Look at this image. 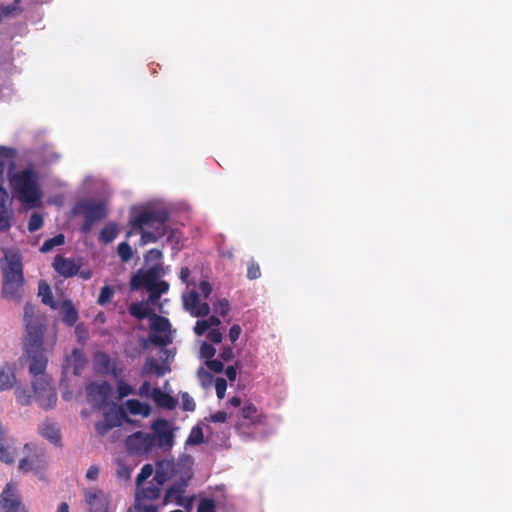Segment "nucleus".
I'll return each mask as SVG.
<instances>
[{
	"instance_id": "nucleus-36",
	"label": "nucleus",
	"mask_w": 512,
	"mask_h": 512,
	"mask_svg": "<svg viewBox=\"0 0 512 512\" xmlns=\"http://www.w3.org/2000/svg\"><path fill=\"white\" fill-rule=\"evenodd\" d=\"M117 252L123 262H128L132 258V248L127 242H121L118 245Z\"/></svg>"
},
{
	"instance_id": "nucleus-56",
	"label": "nucleus",
	"mask_w": 512,
	"mask_h": 512,
	"mask_svg": "<svg viewBox=\"0 0 512 512\" xmlns=\"http://www.w3.org/2000/svg\"><path fill=\"white\" fill-rule=\"evenodd\" d=\"M227 413L224 411H217L210 416V420L214 423H223L227 420Z\"/></svg>"
},
{
	"instance_id": "nucleus-48",
	"label": "nucleus",
	"mask_w": 512,
	"mask_h": 512,
	"mask_svg": "<svg viewBox=\"0 0 512 512\" xmlns=\"http://www.w3.org/2000/svg\"><path fill=\"white\" fill-rule=\"evenodd\" d=\"M123 373L124 367L120 366L119 361L117 360L116 364L113 366L108 375L112 376L116 381H118V379H123Z\"/></svg>"
},
{
	"instance_id": "nucleus-60",
	"label": "nucleus",
	"mask_w": 512,
	"mask_h": 512,
	"mask_svg": "<svg viewBox=\"0 0 512 512\" xmlns=\"http://www.w3.org/2000/svg\"><path fill=\"white\" fill-rule=\"evenodd\" d=\"M225 374L230 381H234L237 375L236 367L228 366L225 371Z\"/></svg>"
},
{
	"instance_id": "nucleus-39",
	"label": "nucleus",
	"mask_w": 512,
	"mask_h": 512,
	"mask_svg": "<svg viewBox=\"0 0 512 512\" xmlns=\"http://www.w3.org/2000/svg\"><path fill=\"white\" fill-rule=\"evenodd\" d=\"M261 276V270L260 266L257 262H255L253 259L248 262L247 265V277L250 280H256L260 278Z\"/></svg>"
},
{
	"instance_id": "nucleus-47",
	"label": "nucleus",
	"mask_w": 512,
	"mask_h": 512,
	"mask_svg": "<svg viewBox=\"0 0 512 512\" xmlns=\"http://www.w3.org/2000/svg\"><path fill=\"white\" fill-rule=\"evenodd\" d=\"M169 289V284L164 280H157L153 286L152 291L157 293L158 295H162L163 293H166Z\"/></svg>"
},
{
	"instance_id": "nucleus-4",
	"label": "nucleus",
	"mask_w": 512,
	"mask_h": 512,
	"mask_svg": "<svg viewBox=\"0 0 512 512\" xmlns=\"http://www.w3.org/2000/svg\"><path fill=\"white\" fill-rule=\"evenodd\" d=\"M128 224H165L170 218V211L155 203L134 205L129 211Z\"/></svg>"
},
{
	"instance_id": "nucleus-57",
	"label": "nucleus",
	"mask_w": 512,
	"mask_h": 512,
	"mask_svg": "<svg viewBox=\"0 0 512 512\" xmlns=\"http://www.w3.org/2000/svg\"><path fill=\"white\" fill-rule=\"evenodd\" d=\"M220 357L223 361H230L234 358V352L232 347H224L220 353Z\"/></svg>"
},
{
	"instance_id": "nucleus-16",
	"label": "nucleus",
	"mask_w": 512,
	"mask_h": 512,
	"mask_svg": "<svg viewBox=\"0 0 512 512\" xmlns=\"http://www.w3.org/2000/svg\"><path fill=\"white\" fill-rule=\"evenodd\" d=\"M53 269L64 278H71L78 274L81 264L74 258L56 255L52 263Z\"/></svg>"
},
{
	"instance_id": "nucleus-52",
	"label": "nucleus",
	"mask_w": 512,
	"mask_h": 512,
	"mask_svg": "<svg viewBox=\"0 0 512 512\" xmlns=\"http://www.w3.org/2000/svg\"><path fill=\"white\" fill-rule=\"evenodd\" d=\"M20 2H21V0H15V1H14L12 4H10V5L2 6V8H1V10H2V14H4V15H10V14H12L14 11L19 10Z\"/></svg>"
},
{
	"instance_id": "nucleus-24",
	"label": "nucleus",
	"mask_w": 512,
	"mask_h": 512,
	"mask_svg": "<svg viewBox=\"0 0 512 512\" xmlns=\"http://www.w3.org/2000/svg\"><path fill=\"white\" fill-rule=\"evenodd\" d=\"M129 313L136 319L142 320L145 318L151 319L154 312L148 303L137 302L132 303L129 307Z\"/></svg>"
},
{
	"instance_id": "nucleus-40",
	"label": "nucleus",
	"mask_w": 512,
	"mask_h": 512,
	"mask_svg": "<svg viewBox=\"0 0 512 512\" xmlns=\"http://www.w3.org/2000/svg\"><path fill=\"white\" fill-rule=\"evenodd\" d=\"M182 409L184 411L193 412L196 409V403L194 399L187 393H181Z\"/></svg>"
},
{
	"instance_id": "nucleus-10",
	"label": "nucleus",
	"mask_w": 512,
	"mask_h": 512,
	"mask_svg": "<svg viewBox=\"0 0 512 512\" xmlns=\"http://www.w3.org/2000/svg\"><path fill=\"white\" fill-rule=\"evenodd\" d=\"M150 327L153 331L150 336L151 343L156 346L164 347L172 342V337L169 334L171 324L166 317L154 313L150 319Z\"/></svg>"
},
{
	"instance_id": "nucleus-55",
	"label": "nucleus",
	"mask_w": 512,
	"mask_h": 512,
	"mask_svg": "<svg viewBox=\"0 0 512 512\" xmlns=\"http://www.w3.org/2000/svg\"><path fill=\"white\" fill-rule=\"evenodd\" d=\"M198 288L205 298H208L212 292V287L208 281H201Z\"/></svg>"
},
{
	"instance_id": "nucleus-3",
	"label": "nucleus",
	"mask_w": 512,
	"mask_h": 512,
	"mask_svg": "<svg viewBox=\"0 0 512 512\" xmlns=\"http://www.w3.org/2000/svg\"><path fill=\"white\" fill-rule=\"evenodd\" d=\"M11 188L18 200L33 207L37 206L42 198L36 173L28 168L9 177Z\"/></svg>"
},
{
	"instance_id": "nucleus-45",
	"label": "nucleus",
	"mask_w": 512,
	"mask_h": 512,
	"mask_svg": "<svg viewBox=\"0 0 512 512\" xmlns=\"http://www.w3.org/2000/svg\"><path fill=\"white\" fill-rule=\"evenodd\" d=\"M206 365L210 370H212L213 372H216V373H221L224 369L223 362L221 360H217V359H209L206 362Z\"/></svg>"
},
{
	"instance_id": "nucleus-51",
	"label": "nucleus",
	"mask_w": 512,
	"mask_h": 512,
	"mask_svg": "<svg viewBox=\"0 0 512 512\" xmlns=\"http://www.w3.org/2000/svg\"><path fill=\"white\" fill-rule=\"evenodd\" d=\"M207 338L215 343V344H218L222 341V333L220 332L219 329H211L208 333H207Z\"/></svg>"
},
{
	"instance_id": "nucleus-20",
	"label": "nucleus",
	"mask_w": 512,
	"mask_h": 512,
	"mask_svg": "<svg viewBox=\"0 0 512 512\" xmlns=\"http://www.w3.org/2000/svg\"><path fill=\"white\" fill-rule=\"evenodd\" d=\"M186 486L185 482H177L169 486L165 492L164 504L175 501L178 505H182Z\"/></svg>"
},
{
	"instance_id": "nucleus-38",
	"label": "nucleus",
	"mask_w": 512,
	"mask_h": 512,
	"mask_svg": "<svg viewBox=\"0 0 512 512\" xmlns=\"http://www.w3.org/2000/svg\"><path fill=\"white\" fill-rule=\"evenodd\" d=\"M114 295V290L111 286L105 285L101 288L99 297H98V303L100 305H105L108 302L111 301L112 297Z\"/></svg>"
},
{
	"instance_id": "nucleus-11",
	"label": "nucleus",
	"mask_w": 512,
	"mask_h": 512,
	"mask_svg": "<svg viewBox=\"0 0 512 512\" xmlns=\"http://www.w3.org/2000/svg\"><path fill=\"white\" fill-rule=\"evenodd\" d=\"M155 436V447L170 450L175 443L174 429L168 420L159 418L151 426Z\"/></svg>"
},
{
	"instance_id": "nucleus-59",
	"label": "nucleus",
	"mask_w": 512,
	"mask_h": 512,
	"mask_svg": "<svg viewBox=\"0 0 512 512\" xmlns=\"http://www.w3.org/2000/svg\"><path fill=\"white\" fill-rule=\"evenodd\" d=\"M99 469L96 466H91L87 473L86 477L90 480H95L98 477Z\"/></svg>"
},
{
	"instance_id": "nucleus-64",
	"label": "nucleus",
	"mask_w": 512,
	"mask_h": 512,
	"mask_svg": "<svg viewBox=\"0 0 512 512\" xmlns=\"http://www.w3.org/2000/svg\"><path fill=\"white\" fill-rule=\"evenodd\" d=\"M28 224H43V218L41 215L34 213L28 222Z\"/></svg>"
},
{
	"instance_id": "nucleus-15",
	"label": "nucleus",
	"mask_w": 512,
	"mask_h": 512,
	"mask_svg": "<svg viewBox=\"0 0 512 512\" xmlns=\"http://www.w3.org/2000/svg\"><path fill=\"white\" fill-rule=\"evenodd\" d=\"M159 278V273L157 268L153 267L146 271L139 270L136 274H134L130 281L131 290H139L146 289L152 290L155 282Z\"/></svg>"
},
{
	"instance_id": "nucleus-5",
	"label": "nucleus",
	"mask_w": 512,
	"mask_h": 512,
	"mask_svg": "<svg viewBox=\"0 0 512 512\" xmlns=\"http://www.w3.org/2000/svg\"><path fill=\"white\" fill-rule=\"evenodd\" d=\"M108 202L99 198H84L77 201L71 212L74 216L84 218V224L102 221L108 214Z\"/></svg>"
},
{
	"instance_id": "nucleus-44",
	"label": "nucleus",
	"mask_w": 512,
	"mask_h": 512,
	"mask_svg": "<svg viewBox=\"0 0 512 512\" xmlns=\"http://www.w3.org/2000/svg\"><path fill=\"white\" fill-rule=\"evenodd\" d=\"M200 352L204 358H207L209 360L215 355L216 350L212 345L203 342L200 348Z\"/></svg>"
},
{
	"instance_id": "nucleus-2",
	"label": "nucleus",
	"mask_w": 512,
	"mask_h": 512,
	"mask_svg": "<svg viewBox=\"0 0 512 512\" xmlns=\"http://www.w3.org/2000/svg\"><path fill=\"white\" fill-rule=\"evenodd\" d=\"M2 273V297L19 302L24 286L22 256L18 252H5L0 259Z\"/></svg>"
},
{
	"instance_id": "nucleus-43",
	"label": "nucleus",
	"mask_w": 512,
	"mask_h": 512,
	"mask_svg": "<svg viewBox=\"0 0 512 512\" xmlns=\"http://www.w3.org/2000/svg\"><path fill=\"white\" fill-rule=\"evenodd\" d=\"M117 477L121 480H129L131 476V469L124 463H118Z\"/></svg>"
},
{
	"instance_id": "nucleus-58",
	"label": "nucleus",
	"mask_w": 512,
	"mask_h": 512,
	"mask_svg": "<svg viewBox=\"0 0 512 512\" xmlns=\"http://www.w3.org/2000/svg\"><path fill=\"white\" fill-rule=\"evenodd\" d=\"M165 481L166 477L164 473L157 471L150 483H153V485L159 486L161 488Z\"/></svg>"
},
{
	"instance_id": "nucleus-21",
	"label": "nucleus",
	"mask_w": 512,
	"mask_h": 512,
	"mask_svg": "<svg viewBox=\"0 0 512 512\" xmlns=\"http://www.w3.org/2000/svg\"><path fill=\"white\" fill-rule=\"evenodd\" d=\"M112 386L107 381L101 383H93L88 387V394L94 396L97 400L104 404L110 397Z\"/></svg>"
},
{
	"instance_id": "nucleus-25",
	"label": "nucleus",
	"mask_w": 512,
	"mask_h": 512,
	"mask_svg": "<svg viewBox=\"0 0 512 512\" xmlns=\"http://www.w3.org/2000/svg\"><path fill=\"white\" fill-rule=\"evenodd\" d=\"M15 381V374L10 367H0V391L11 389L14 386Z\"/></svg>"
},
{
	"instance_id": "nucleus-31",
	"label": "nucleus",
	"mask_w": 512,
	"mask_h": 512,
	"mask_svg": "<svg viewBox=\"0 0 512 512\" xmlns=\"http://www.w3.org/2000/svg\"><path fill=\"white\" fill-rule=\"evenodd\" d=\"M115 426H117L116 421L105 415L103 420L95 423V430L100 436H104Z\"/></svg>"
},
{
	"instance_id": "nucleus-27",
	"label": "nucleus",
	"mask_w": 512,
	"mask_h": 512,
	"mask_svg": "<svg viewBox=\"0 0 512 512\" xmlns=\"http://www.w3.org/2000/svg\"><path fill=\"white\" fill-rule=\"evenodd\" d=\"M78 320V312L71 301H65L63 304L62 321L68 326H73Z\"/></svg>"
},
{
	"instance_id": "nucleus-50",
	"label": "nucleus",
	"mask_w": 512,
	"mask_h": 512,
	"mask_svg": "<svg viewBox=\"0 0 512 512\" xmlns=\"http://www.w3.org/2000/svg\"><path fill=\"white\" fill-rule=\"evenodd\" d=\"M208 325L205 320H198L194 326V333L198 336H202L208 331Z\"/></svg>"
},
{
	"instance_id": "nucleus-30",
	"label": "nucleus",
	"mask_w": 512,
	"mask_h": 512,
	"mask_svg": "<svg viewBox=\"0 0 512 512\" xmlns=\"http://www.w3.org/2000/svg\"><path fill=\"white\" fill-rule=\"evenodd\" d=\"M64 243L65 236L63 234H57L52 238L46 239L40 247V251L47 253L52 251L55 247L63 245Z\"/></svg>"
},
{
	"instance_id": "nucleus-9",
	"label": "nucleus",
	"mask_w": 512,
	"mask_h": 512,
	"mask_svg": "<svg viewBox=\"0 0 512 512\" xmlns=\"http://www.w3.org/2000/svg\"><path fill=\"white\" fill-rule=\"evenodd\" d=\"M155 447V436L151 433L137 431L126 439V448L132 455H145Z\"/></svg>"
},
{
	"instance_id": "nucleus-7",
	"label": "nucleus",
	"mask_w": 512,
	"mask_h": 512,
	"mask_svg": "<svg viewBox=\"0 0 512 512\" xmlns=\"http://www.w3.org/2000/svg\"><path fill=\"white\" fill-rule=\"evenodd\" d=\"M161 489L159 486L149 483L145 488L138 490L133 507H130L127 512H159L158 507L151 504H146L145 501H153L160 497Z\"/></svg>"
},
{
	"instance_id": "nucleus-1",
	"label": "nucleus",
	"mask_w": 512,
	"mask_h": 512,
	"mask_svg": "<svg viewBox=\"0 0 512 512\" xmlns=\"http://www.w3.org/2000/svg\"><path fill=\"white\" fill-rule=\"evenodd\" d=\"M23 321L26 330L23 357L29 361V373L34 377V398L42 409L50 410L56 406L58 398L51 377L45 373L48 364L43 346L46 317L28 302L24 306Z\"/></svg>"
},
{
	"instance_id": "nucleus-14",
	"label": "nucleus",
	"mask_w": 512,
	"mask_h": 512,
	"mask_svg": "<svg viewBox=\"0 0 512 512\" xmlns=\"http://www.w3.org/2000/svg\"><path fill=\"white\" fill-rule=\"evenodd\" d=\"M183 306L193 317H205L210 313L208 303H200V295L197 291L192 290L183 294Z\"/></svg>"
},
{
	"instance_id": "nucleus-12",
	"label": "nucleus",
	"mask_w": 512,
	"mask_h": 512,
	"mask_svg": "<svg viewBox=\"0 0 512 512\" xmlns=\"http://www.w3.org/2000/svg\"><path fill=\"white\" fill-rule=\"evenodd\" d=\"M130 230L127 231V237L134 235L140 236L139 244L141 246L155 243L160 238L167 234L168 226H130Z\"/></svg>"
},
{
	"instance_id": "nucleus-19",
	"label": "nucleus",
	"mask_w": 512,
	"mask_h": 512,
	"mask_svg": "<svg viewBox=\"0 0 512 512\" xmlns=\"http://www.w3.org/2000/svg\"><path fill=\"white\" fill-rule=\"evenodd\" d=\"M151 398L158 408L173 410L178 404V400L176 398L162 391L159 387L152 389Z\"/></svg>"
},
{
	"instance_id": "nucleus-49",
	"label": "nucleus",
	"mask_w": 512,
	"mask_h": 512,
	"mask_svg": "<svg viewBox=\"0 0 512 512\" xmlns=\"http://www.w3.org/2000/svg\"><path fill=\"white\" fill-rule=\"evenodd\" d=\"M241 331L242 329L238 324H234L230 327L228 337L232 343L239 339Z\"/></svg>"
},
{
	"instance_id": "nucleus-13",
	"label": "nucleus",
	"mask_w": 512,
	"mask_h": 512,
	"mask_svg": "<svg viewBox=\"0 0 512 512\" xmlns=\"http://www.w3.org/2000/svg\"><path fill=\"white\" fill-rule=\"evenodd\" d=\"M0 508L2 512H21L26 510L20 496L17 494L16 485L9 482L0 495Z\"/></svg>"
},
{
	"instance_id": "nucleus-6",
	"label": "nucleus",
	"mask_w": 512,
	"mask_h": 512,
	"mask_svg": "<svg viewBox=\"0 0 512 512\" xmlns=\"http://www.w3.org/2000/svg\"><path fill=\"white\" fill-rule=\"evenodd\" d=\"M23 454L18 469L23 473L34 472L36 475H42L47 467L45 450L35 443H27L23 447Z\"/></svg>"
},
{
	"instance_id": "nucleus-8",
	"label": "nucleus",
	"mask_w": 512,
	"mask_h": 512,
	"mask_svg": "<svg viewBox=\"0 0 512 512\" xmlns=\"http://www.w3.org/2000/svg\"><path fill=\"white\" fill-rule=\"evenodd\" d=\"M237 429L243 427H259L267 424V416L253 403L246 402L237 414Z\"/></svg>"
},
{
	"instance_id": "nucleus-29",
	"label": "nucleus",
	"mask_w": 512,
	"mask_h": 512,
	"mask_svg": "<svg viewBox=\"0 0 512 512\" xmlns=\"http://www.w3.org/2000/svg\"><path fill=\"white\" fill-rule=\"evenodd\" d=\"M39 296H41L42 302L45 305H48L51 308L56 307L50 286L45 281L39 282Z\"/></svg>"
},
{
	"instance_id": "nucleus-34",
	"label": "nucleus",
	"mask_w": 512,
	"mask_h": 512,
	"mask_svg": "<svg viewBox=\"0 0 512 512\" xmlns=\"http://www.w3.org/2000/svg\"><path fill=\"white\" fill-rule=\"evenodd\" d=\"M204 442L203 431L200 426H194L186 440L187 445H199Z\"/></svg>"
},
{
	"instance_id": "nucleus-61",
	"label": "nucleus",
	"mask_w": 512,
	"mask_h": 512,
	"mask_svg": "<svg viewBox=\"0 0 512 512\" xmlns=\"http://www.w3.org/2000/svg\"><path fill=\"white\" fill-rule=\"evenodd\" d=\"M207 322L208 328L210 327H217L220 325L221 321L217 316H210L208 319L205 320Z\"/></svg>"
},
{
	"instance_id": "nucleus-32",
	"label": "nucleus",
	"mask_w": 512,
	"mask_h": 512,
	"mask_svg": "<svg viewBox=\"0 0 512 512\" xmlns=\"http://www.w3.org/2000/svg\"><path fill=\"white\" fill-rule=\"evenodd\" d=\"M116 390L119 400L135 393L134 388L124 379H118V381H116Z\"/></svg>"
},
{
	"instance_id": "nucleus-42",
	"label": "nucleus",
	"mask_w": 512,
	"mask_h": 512,
	"mask_svg": "<svg viewBox=\"0 0 512 512\" xmlns=\"http://www.w3.org/2000/svg\"><path fill=\"white\" fill-rule=\"evenodd\" d=\"M227 389V382L224 378H217L215 381L216 395L219 399H223Z\"/></svg>"
},
{
	"instance_id": "nucleus-54",
	"label": "nucleus",
	"mask_w": 512,
	"mask_h": 512,
	"mask_svg": "<svg viewBox=\"0 0 512 512\" xmlns=\"http://www.w3.org/2000/svg\"><path fill=\"white\" fill-rule=\"evenodd\" d=\"M215 309L222 316H225L229 311V302L226 299L220 300Z\"/></svg>"
},
{
	"instance_id": "nucleus-28",
	"label": "nucleus",
	"mask_w": 512,
	"mask_h": 512,
	"mask_svg": "<svg viewBox=\"0 0 512 512\" xmlns=\"http://www.w3.org/2000/svg\"><path fill=\"white\" fill-rule=\"evenodd\" d=\"M16 449L7 440L0 445V461L5 464H12L15 461Z\"/></svg>"
},
{
	"instance_id": "nucleus-18",
	"label": "nucleus",
	"mask_w": 512,
	"mask_h": 512,
	"mask_svg": "<svg viewBox=\"0 0 512 512\" xmlns=\"http://www.w3.org/2000/svg\"><path fill=\"white\" fill-rule=\"evenodd\" d=\"M117 359L110 357L106 352L98 351L93 356L95 370L101 375H108Z\"/></svg>"
},
{
	"instance_id": "nucleus-63",
	"label": "nucleus",
	"mask_w": 512,
	"mask_h": 512,
	"mask_svg": "<svg viewBox=\"0 0 512 512\" xmlns=\"http://www.w3.org/2000/svg\"><path fill=\"white\" fill-rule=\"evenodd\" d=\"M147 291L149 292V296H148V299H147L148 305L149 304H156L161 296L158 295L157 293H155L152 290H147Z\"/></svg>"
},
{
	"instance_id": "nucleus-22",
	"label": "nucleus",
	"mask_w": 512,
	"mask_h": 512,
	"mask_svg": "<svg viewBox=\"0 0 512 512\" xmlns=\"http://www.w3.org/2000/svg\"><path fill=\"white\" fill-rule=\"evenodd\" d=\"M170 372L168 365L159 364L155 359L148 358L141 370V375H148L154 373L157 377H162L166 373Z\"/></svg>"
},
{
	"instance_id": "nucleus-46",
	"label": "nucleus",
	"mask_w": 512,
	"mask_h": 512,
	"mask_svg": "<svg viewBox=\"0 0 512 512\" xmlns=\"http://www.w3.org/2000/svg\"><path fill=\"white\" fill-rule=\"evenodd\" d=\"M152 387H151V384L149 381H144L141 386L139 387L138 391H137V394L141 397H145V398H148L150 397L151 398V393H152Z\"/></svg>"
},
{
	"instance_id": "nucleus-17",
	"label": "nucleus",
	"mask_w": 512,
	"mask_h": 512,
	"mask_svg": "<svg viewBox=\"0 0 512 512\" xmlns=\"http://www.w3.org/2000/svg\"><path fill=\"white\" fill-rule=\"evenodd\" d=\"M85 499L90 512H108L109 502L101 490L87 491Z\"/></svg>"
},
{
	"instance_id": "nucleus-41",
	"label": "nucleus",
	"mask_w": 512,
	"mask_h": 512,
	"mask_svg": "<svg viewBox=\"0 0 512 512\" xmlns=\"http://www.w3.org/2000/svg\"><path fill=\"white\" fill-rule=\"evenodd\" d=\"M153 473V467L151 464H145L142 468L140 473L137 475L136 478V484L137 486H140L142 482H144L146 479H148Z\"/></svg>"
},
{
	"instance_id": "nucleus-35",
	"label": "nucleus",
	"mask_w": 512,
	"mask_h": 512,
	"mask_svg": "<svg viewBox=\"0 0 512 512\" xmlns=\"http://www.w3.org/2000/svg\"><path fill=\"white\" fill-rule=\"evenodd\" d=\"M18 404L22 406L30 405L32 402V395L26 389L17 388L14 392Z\"/></svg>"
},
{
	"instance_id": "nucleus-53",
	"label": "nucleus",
	"mask_w": 512,
	"mask_h": 512,
	"mask_svg": "<svg viewBox=\"0 0 512 512\" xmlns=\"http://www.w3.org/2000/svg\"><path fill=\"white\" fill-rule=\"evenodd\" d=\"M16 156V151L12 148L0 146V158L12 159Z\"/></svg>"
},
{
	"instance_id": "nucleus-33",
	"label": "nucleus",
	"mask_w": 512,
	"mask_h": 512,
	"mask_svg": "<svg viewBox=\"0 0 512 512\" xmlns=\"http://www.w3.org/2000/svg\"><path fill=\"white\" fill-rule=\"evenodd\" d=\"M117 228L118 226H103L100 231V240L105 244L112 242L119 232Z\"/></svg>"
},
{
	"instance_id": "nucleus-26",
	"label": "nucleus",
	"mask_w": 512,
	"mask_h": 512,
	"mask_svg": "<svg viewBox=\"0 0 512 512\" xmlns=\"http://www.w3.org/2000/svg\"><path fill=\"white\" fill-rule=\"evenodd\" d=\"M40 434L51 443L59 444L61 441L60 431L55 424L44 423L40 428Z\"/></svg>"
},
{
	"instance_id": "nucleus-62",
	"label": "nucleus",
	"mask_w": 512,
	"mask_h": 512,
	"mask_svg": "<svg viewBox=\"0 0 512 512\" xmlns=\"http://www.w3.org/2000/svg\"><path fill=\"white\" fill-rule=\"evenodd\" d=\"M77 275H78L81 279H83V280H85V281H86V280H89V279H91V278H92L93 273H92V271H91L90 269H84V270H81V269L79 268V272H78V274H77Z\"/></svg>"
},
{
	"instance_id": "nucleus-37",
	"label": "nucleus",
	"mask_w": 512,
	"mask_h": 512,
	"mask_svg": "<svg viewBox=\"0 0 512 512\" xmlns=\"http://www.w3.org/2000/svg\"><path fill=\"white\" fill-rule=\"evenodd\" d=\"M197 512H216L215 501L211 498H202L198 503Z\"/></svg>"
},
{
	"instance_id": "nucleus-23",
	"label": "nucleus",
	"mask_w": 512,
	"mask_h": 512,
	"mask_svg": "<svg viewBox=\"0 0 512 512\" xmlns=\"http://www.w3.org/2000/svg\"><path fill=\"white\" fill-rule=\"evenodd\" d=\"M126 408L132 415H141L148 417L151 414V406L148 403L141 402L138 399H129L126 401Z\"/></svg>"
}]
</instances>
